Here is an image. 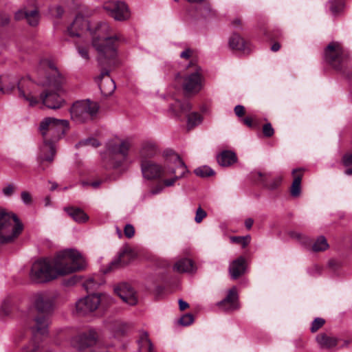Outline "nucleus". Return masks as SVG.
<instances>
[{"mask_svg": "<svg viewBox=\"0 0 352 352\" xmlns=\"http://www.w3.org/2000/svg\"><path fill=\"white\" fill-rule=\"evenodd\" d=\"M86 261L82 255L73 249L65 250L57 254L51 262L47 258L36 261L32 265L30 278L37 283H43L83 270Z\"/></svg>", "mask_w": 352, "mask_h": 352, "instance_id": "f257e3e1", "label": "nucleus"}, {"mask_svg": "<svg viewBox=\"0 0 352 352\" xmlns=\"http://www.w3.org/2000/svg\"><path fill=\"white\" fill-rule=\"evenodd\" d=\"M92 46L98 54V61L100 65L114 66L116 64L117 43L124 40L120 34L110 36L111 28L105 21L90 23L89 31Z\"/></svg>", "mask_w": 352, "mask_h": 352, "instance_id": "f03ea898", "label": "nucleus"}, {"mask_svg": "<svg viewBox=\"0 0 352 352\" xmlns=\"http://www.w3.org/2000/svg\"><path fill=\"white\" fill-rule=\"evenodd\" d=\"M164 156V167L151 160H143L141 162V171L144 178L148 180L170 177L164 179L163 183L165 186L170 187L174 186L178 179L184 177L188 170L184 161L177 153L172 151H166Z\"/></svg>", "mask_w": 352, "mask_h": 352, "instance_id": "7ed1b4c3", "label": "nucleus"}, {"mask_svg": "<svg viewBox=\"0 0 352 352\" xmlns=\"http://www.w3.org/2000/svg\"><path fill=\"white\" fill-rule=\"evenodd\" d=\"M38 69V83L50 89H45L40 94V99L43 104L50 109L60 108L65 101L57 91L66 82L65 76L59 72L54 63L47 59L41 60Z\"/></svg>", "mask_w": 352, "mask_h": 352, "instance_id": "20e7f679", "label": "nucleus"}, {"mask_svg": "<svg viewBox=\"0 0 352 352\" xmlns=\"http://www.w3.org/2000/svg\"><path fill=\"white\" fill-rule=\"evenodd\" d=\"M69 127L67 120H59L54 118H45L40 124V131L43 138V143L39 148L38 161L43 169L45 163L53 162L56 148L54 142L61 138Z\"/></svg>", "mask_w": 352, "mask_h": 352, "instance_id": "39448f33", "label": "nucleus"}, {"mask_svg": "<svg viewBox=\"0 0 352 352\" xmlns=\"http://www.w3.org/2000/svg\"><path fill=\"white\" fill-rule=\"evenodd\" d=\"M30 301L36 311L43 314L35 317L34 324L32 327L34 338L36 339L40 336H45L48 333L49 316L54 311V300L49 292H39L31 296Z\"/></svg>", "mask_w": 352, "mask_h": 352, "instance_id": "423d86ee", "label": "nucleus"}, {"mask_svg": "<svg viewBox=\"0 0 352 352\" xmlns=\"http://www.w3.org/2000/svg\"><path fill=\"white\" fill-rule=\"evenodd\" d=\"M17 87L19 97L34 106L38 103L37 94L35 91V84L28 78L19 79L14 76H0V91L3 94H10Z\"/></svg>", "mask_w": 352, "mask_h": 352, "instance_id": "0eeeda50", "label": "nucleus"}, {"mask_svg": "<svg viewBox=\"0 0 352 352\" xmlns=\"http://www.w3.org/2000/svg\"><path fill=\"white\" fill-rule=\"evenodd\" d=\"M131 146L129 140L116 139L107 143L106 151L102 157L107 168H117L126 160Z\"/></svg>", "mask_w": 352, "mask_h": 352, "instance_id": "6e6552de", "label": "nucleus"}, {"mask_svg": "<svg viewBox=\"0 0 352 352\" xmlns=\"http://www.w3.org/2000/svg\"><path fill=\"white\" fill-rule=\"evenodd\" d=\"M23 230V225L16 214L0 209V245L14 242Z\"/></svg>", "mask_w": 352, "mask_h": 352, "instance_id": "1a4fd4ad", "label": "nucleus"}, {"mask_svg": "<svg viewBox=\"0 0 352 352\" xmlns=\"http://www.w3.org/2000/svg\"><path fill=\"white\" fill-rule=\"evenodd\" d=\"M98 104L89 99L75 102L70 109L71 118L76 123L92 120L96 116Z\"/></svg>", "mask_w": 352, "mask_h": 352, "instance_id": "9d476101", "label": "nucleus"}, {"mask_svg": "<svg viewBox=\"0 0 352 352\" xmlns=\"http://www.w3.org/2000/svg\"><path fill=\"white\" fill-rule=\"evenodd\" d=\"M110 300L105 294H91L80 298L76 302V310L79 315L85 316L96 311L104 301Z\"/></svg>", "mask_w": 352, "mask_h": 352, "instance_id": "9b49d317", "label": "nucleus"}, {"mask_svg": "<svg viewBox=\"0 0 352 352\" xmlns=\"http://www.w3.org/2000/svg\"><path fill=\"white\" fill-rule=\"evenodd\" d=\"M103 10L117 21H125L130 19L131 12L127 4L121 1H108L103 3Z\"/></svg>", "mask_w": 352, "mask_h": 352, "instance_id": "f8f14e48", "label": "nucleus"}, {"mask_svg": "<svg viewBox=\"0 0 352 352\" xmlns=\"http://www.w3.org/2000/svg\"><path fill=\"white\" fill-rule=\"evenodd\" d=\"M344 58L343 50L340 43L332 42L328 45L324 52V59L333 67L340 69Z\"/></svg>", "mask_w": 352, "mask_h": 352, "instance_id": "ddd939ff", "label": "nucleus"}, {"mask_svg": "<svg viewBox=\"0 0 352 352\" xmlns=\"http://www.w3.org/2000/svg\"><path fill=\"white\" fill-rule=\"evenodd\" d=\"M16 18H24L30 26H36L41 18L36 0H28L27 6L16 14Z\"/></svg>", "mask_w": 352, "mask_h": 352, "instance_id": "4468645a", "label": "nucleus"}, {"mask_svg": "<svg viewBox=\"0 0 352 352\" xmlns=\"http://www.w3.org/2000/svg\"><path fill=\"white\" fill-rule=\"evenodd\" d=\"M182 87L186 95H194L201 90L203 78L199 70L187 74L183 78Z\"/></svg>", "mask_w": 352, "mask_h": 352, "instance_id": "2eb2a0df", "label": "nucleus"}, {"mask_svg": "<svg viewBox=\"0 0 352 352\" xmlns=\"http://www.w3.org/2000/svg\"><path fill=\"white\" fill-rule=\"evenodd\" d=\"M98 339V335L97 331L94 329H89L87 332L74 338L72 343L74 347L82 350L95 345Z\"/></svg>", "mask_w": 352, "mask_h": 352, "instance_id": "dca6fc26", "label": "nucleus"}, {"mask_svg": "<svg viewBox=\"0 0 352 352\" xmlns=\"http://www.w3.org/2000/svg\"><path fill=\"white\" fill-rule=\"evenodd\" d=\"M114 292L126 304L133 306L138 303L136 292L129 284L121 283L114 287Z\"/></svg>", "mask_w": 352, "mask_h": 352, "instance_id": "f3484780", "label": "nucleus"}, {"mask_svg": "<svg viewBox=\"0 0 352 352\" xmlns=\"http://www.w3.org/2000/svg\"><path fill=\"white\" fill-rule=\"evenodd\" d=\"M90 23L81 14H78L73 23L67 28V33L72 37H81L85 32L89 31Z\"/></svg>", "mask_w": 352, "mask_h": 352, "instance_id": "a211bd4d", "label": "nucleus"}, {"mask_svg": "<svg viewBox=\"0 0 352 352\" xmlns=\"http://www.w3.org/2000/svg\"><path fill=\"white\" fill-rule=\"evenodd\" d=\"M109 71L107 69H104L101 71L99 76L96 78V82L98 83L100 91L104 96H108L112 94L116 89V84L114 81L107 78L104 81L102 78L104 76H109Z\"/></svg>", "mask_w": 352, "mask_h": 352, "instance_id": "6ab92c4d", "label": "nucleus"}, {"mask_svg": "<svg viewBox=\"0 0 352 352\" xmlns=\"http://www.w3.org/2000/svg\"><path fill=\"white\" fill-rule=\"evenodd\" d=\"M238 295L234 287L230 289L226 297L218 302V306L226 311H231L239 308Z\"/></svg>", "mask_w": 352, "mask_h": 352, "instance_id": "aec40b11", "label": "nucleus"}, {"mask_svg": "<svg viewBox=\"0 0 352 352\" xmlns=\"http://www.w3.org/2000/svg\"><path fill=\"white\" fill-rule=\"evenodd\" d=\"M246 261L244 257L239 256L234 260L229 266V273L234 280L239 278L245 274L246 270Z\"/></svg>", "mask_w": 352, "mask_h": 352, "instance_id": "412c9836", "label": "nucleus"}, {"mask_svg": "<svg viewBox=\"0 0 352 352\" xmlns=\"http://www.w3.org/2000/svg\"><path fill=\"white\" fill-rule=\"evenodd\" d=\"M229 46L234 50L249 53L251 50L249 43L237 34H232L229 39Z\"/></svg>", "mask_w": 352, "mask_h": 352, "instance_id": "4be33fe9", "label": "nucleus"}, {"mask_svg": "<svg viewBox=\"0 0 352 352\" xmlns=\"http://www.w3.org/2000/svg\"><path fill=\"white\" fill-rule=\"evenodd\" d=\"M158 153V148L156 144L152 140H146L142 142L140 151V156L141 161L143 160H147L154 157Z\"/></svg>", "mask_w": 352, "mask_h": 352, "instance_id": "5701e85b", "label": "nucleus"}, {"mask_svg": "<svg viewBox=\"0 0 352 352\" xmlns=\"http://www.w3.org/2000/svg\"><path fill=\"white\" fill-rule=\"evenodd\" d=\"M133 255L131 250L129 249L123 250L119 254L118 257L112 261L108 267V269L104 271V273L110 272L114 269H116L123 265H126L129 263L128 259Z\"/></svg>", "mask_w": 352, "mask_h": 352, "instance_id": "b1692460", "label": "nucleus"}, {"mask_svg": "<svg viewBox=\"0 0 352 352\" xmlns=\"http://www.w3.org/2000/svg\"><path fill=\"white\" fill-rule=\"evenodd\" d=\"M316 339L320 348L327 349L336 346L339 341L336 337L330 336L326 333L318 335Z\"/></svg>", "mask_w": 352, "mask_h": 352, "instance_id": "393cba45", "label": "nucleus"}, {"mask_svg": "<svg viewBox=\"0 0 352 352\" xmlns=\"http://www.w3.org/2000/svg\"><path fill=\"white\" fill-rule=\"evenodd\" d=\"M170 109L175 116L179 117L183 114L187 113L191 109V104L187 100L180 101L176 100L171 104Z\"/></svg>", "mask_w": 352, "mask_h": 352, "instance_id": "a878e982", "label": "nucleus"}, {"mask_svg": "<svg viewBox=\"0 0 352 352\" xmlns=\"http://www.w3.org/2000/svg\"><path fill=\"white\" fill-rule=\"evenodd\" d=\"M65 210L74 221L78 223H85L88 219V215L78 208H65Z\"/></svg>", "mask_w": 352, "mask_h": 352, "instance_id": "bb28decb", "label": "nucleus"}, {"mask_svg": "<svg viewBox=\"0 0 352 352\" xmlns=\"http://www.w3.org/2000/svg\"><path fill=\"white\" fill-rule=\"evenodd\" d=\"M217 162L221 166H228L236 162V154L231 151H224L218 155Z\"/></svg>", "mask_w": 352, "mask_h": 352, "instance_id": "cd10ccee", "label": "nucleus"}, {"mask_svg": "<svg viewBox=\"0 0 352 352\" xmlns=\"http://www.w3.org/2000/svg\"><path fill=\"white\" fill-rule=\"evenodd\" d=\"M76 50L78 54L85 62H88L91 58V48L89 43L82 41H78L75 43Z\"/></svg>", "mask_w": 352, "mask_h": 352, "instance_id": "c85d7f7f", "label": "nucleus"}, {"mask_svg": "<svg viewBox=\"0 0 352 352\" xmlns=\"http://www.w3.org/2000/svg\"><path fill=\"white\" fill-rule=\"evenodd\" d=\"M292 175L294 179L291 186L290 192L293 197H296L300 195L301 190V169L293 170Z\"/></svg>", "mask_w": 352, "mask_h": 352, "instance_id": "c756f323", "label": "nucleus"}, {"mask_svg": "<svg viewBox=\"0 0 352 352\" xmlns=\"http://www.w3.org/2000/svg\"><path fill=\"white\" fill-rule=\"evenodd\" d=\"M138 345L140 352H154L153 344L148 338V335L145 331L140 333Z\"/></svg>", "mask_w": 352, "mask_h": 352, "instance_id": "7c9ffc66", "label": "nucleus"}, {"mask_svg": "<svg viewBox=\"0 0 352 352\" xmlns=\"http://www.w3.org/2000/svg\"><path fill=\"white\" fill-rule=\"evenodd\" d=\"M174 270L178 272H193V262L190 259L184 258L178 261L174 265Z\"/></svg>", "mask_w": 352, "mask_h": 352, "instance_id": "2f4dec72", "label": "nucleus"}, {"mask_svg": "<svg viewBox=\"0 0 352 352\" xmlns=\"http://www.w3.org/2000/svg\"><path fill=\"white\" fill-rule=\"evenodd\" d=\"M258 175L259 177V181L264 185V186L270 190H274L276 188L281 182V177H276L269 184L267 182L268 178V175L266 174H263L261 173H258Z\"/></svg>", "mask_w": 352, "mask_h": 352, "instance_id": "473e14b6", "label": "nucleus"}, {"mask_svg": "<svg viewBox=\"0 0 352 352\" xmlns=\"http://www.w3.org/2000/svg\"><path fill=\"white\" fill-rule=\"evenodd\" d=\"M101 284L98 276H94L87 278L83 283V287L87 292H89L97 289Z\"/></svg>", "mask_w": 352, "mask_h": 352, "instance_id": "72a5a7b5", "label": "nucleus"}, {"mask_svg": "<svg viewBox=\"0 0 352 352\" xmlns=\"http://www.w3.org/2000/svg\"><path fill=\"white\" fill-rule=\"evenodd\" d=\"M203 117L197 112H192L188 115V127L192 128L201 123Z\"/></svg>", "mask_w": 352, "mask_h": 352, "instance_id": "f704fd0d", "label": "nucleus"}, {"mask_svg": "<svg viewBox=\"0 0 352 352\" xmlns=\"http://www.w3.org/2000/svg\"><path fill=\"white\" fill-rule=\"evenodd\" d=\"M329 248V244L323 236H319L313 244L312 250L314 252L324 251Z\"/></svg>", "mask_w": 352, "mask_h": 352, "instance_id": "c9c22d12", "label": "nucleus"}, {"mask_svg": "<svg viewBox=\"0 0 352 352\" xmlns=\"http://www.w3.org/2000/svg\"><path fill=\"white\" fill-rule=\"evenodd\" d=\"M195 174L200 177H207L214 175V171L208 166H202L197 168Z\"/></svg>", "mask_w": 352, "mask_h": 352, "instance_id": "e433bc0d", "label": "nucleus"}, {"mask_svg": "<svg viewBox=\"0 0 352 352\" xmlns=\"http://www.w3.org/2000/svg\"><path fill=\"white\" fill-rule=\"evenodd\" d=\"M129 329V326L121 322H116L112 329L115 336H120L124 335Z\"/></svg>", "mask_w": 352, "mask_h": 352, "instance_id": "4c0bfd02", "label": "nucleus"}, {"mask_svg": "<svg viewBox=\"0 0 352 352\" xmlns=\"http://www.w3.org/2000/svg\"><path fill=\"white\" fill-rule=\"evenodd\" d=\"M11 311V301L9 298L3 300L0 306V317L4 318L8 316Z\"/></svg>", "mask_w": 352, "mask_h": 352, "instance_id": "58836bf2", "label": "nucleus"}, {"mask_svg": "<svg viewBox=\"0 0 352 352\" xmlns=\"http://www.w3.org/2000/svg\"><path fill=\"white\" fill-rule=\"evenodd\" d=\"M251 237L250 235L245 236H232L230 241L232 243H240L243 248L247 246L250 242Z\"/></svg>", "mask_w": 352, "mask_h": 352, "instance_id": "ea45409f", "label": "nucleus"}, {"mask_svg": "<svg viewBox=\"0 0 352 352\" xmlns=\"http://www.w3.org/2000/svg\"><path fill=\"white\" fill-rule=\"evenodd\" d=\"M329 8L333 14H337L342 9V4L338 1H331L329 2Z\"/></svg>", "mask_w": 352, "mask_h": 352, "instance_id": "a19ab883", "label": "nucleus"}, {"mask_svg": "<svg viewBox=\"0 0 352 352\" xmlns=\"http://www.w3.org/2000/svg\"><path fill=\"white\" fill-rule=\"evenodd\" d=\"M51 14L56 18L62 17L64 13V9L61 6L57 5L50 8Z\"/></svg>", "mask_w": 352, "mask_h": 352, "instance_id": "79ce46f5", "label": "nucleus"}, {"mask_svg": "<svg viewBox=\"0 0 352 352\" xmlns=\"http://www.w3.org/2000/svg\"><path fill=\"white\" fill-rule=\"evenodd\" d=\"M325 322V320L321 318H316L312 322L311 331L314 333L321 328Z\"/></svg>", "mask_w": 352, "mask_h": 352, "instance_id": "37998d69", "label": "nucleus"}, {"mask_svg": "<svg viewBox=\"0 0 352 352\" xmlns=\"http://www.w3.org/2000/svg\"><path fill=\"white\" fill-rule=\"evenodd\" d=\"M86 146V145H90L93 147H97L100 145L99 142L96 140V139H94V138H87V139H85L82 141H80L77 144H76V147H79L80 146Z\"/></svg>", "mask_w": 352, "mask_h": 352, "instance_id": "c03bdc74", "label": "nucleus"}, {"mask_svg": "<svg viewBox=\"0 0 352 352\" xmlns=\"http://www.w3.org/2000/svg\"><path fill=\"white\" fill-rule=\"evenodd\" d=\"M194 318L190 314H186L181 317L179 323L183 326H188L193 322Z\"/></svg>", "mask_w": 352, "mask_h": 352, "instance_id": "a18cd8bd", "label": "nucleus"}, {"mask_svg": "<svg viewBox=\"0 0 352 352\" xmlns=\"http://www.w3.org/2000/svg\"><path fill=\"white\" fill-rule=\"evenodd\" d=\"M206 217V212L201 207H199L196 211L195 217V222L198 223H201Z\"/></svg>", "mask_w": 352, "mask_h": 352, "instance_id": "49530a36", "label": "nucleus"}, {"mask_svg": "<svg viewBox=\"0 0 352 352\" xmlns=\"http://www.w3.org/2000/svg\"><path fill=\"white\" fill-rule=\"evenodd\" d=\"M263 133L266 137H272L274 135V131L270 123L265 124L263 126Z\"/></svg>", "mask_w": 352, "mask_h": 352, "instance_id": "de8ad7c7", "label": "nucleus"}, {"mask_svg": "<svg viewBox=\"0 0 352 352\" xmlns=\"http://www.w3.org/2000/svg\"><path fill=\"white\" fill-rule=\"evenodd\" d=\"M15 189L16 188L14 184H9L2 189V192L5 196L10 197L14 192Z\"/></svg>", "mask_w": 352, "mask_h": 352, "instance_id": "09e8293b", "label": "nucleus"}, {"mask_svg": "<svg viewBox=\"0 0 352 352\" xmlns=\"http://www.w3.org/2000/svg\"><path fill=\"white\" fill-rule=\"evenodd\" d=\"M164 187H166L164 184V183L162 182V183H158L155 186H154L150 191H149V195H157V194H160V192H162L164 188Z\"/></svg>", "mask_w": 352, "mask_h": 352, "instance_id": "8fccbe9b", "label": "nucleus"}, {"mask_svg": "<svg viewBox=\"0 0 352 352\" xmlns=\"http://www.w3.org/2000/svg\"><path fill=\"white\" fill-rule=\"evenodd\" d=\"M124 232L127 238H131L134 236L135 229L131 224H126L124 229Z\"/></svg>", "mask_w": 352, "mask_h": 352, "instance_id": "3c124183", "label": "nucleus"}, {"mask_svg": "<svg viewBox=\"0 0 352 352\" xmlns=\"http://www.w3.org/2000/svg\"><path fill=\"white\" fill-rule=\"evenodd\" d=\"M342 163L345 166H352V152L344 155L342 157Z\"/></svg>", "mask_w": 352, "mask_h": 352, "instance_id": "603ef678", "label": "nucleus"}, {"mask_svg": "<svg viewBox=\"0 0 352 352\" xmlns=\"http://www.w3.org/2000/svg\"><path fill=\"white\" fill-rule=\"evenodd\" d=\"M21 200L25 204H30L32 202V196L27 191H23L21 194Z\"/></svg>", "mask_w": 352, "mask_h": 352, "instance_id": "864d4df0", "label": "nucleus"}, {"mask_svg": "<svg viewBox=\"0 0 352 352\" xmlns=\"http://www.w3.org/2000/svg\"><path fill=\"white\" fill-rule=\"evenodd\" d=\"M234 113L238 117H241L245 114V108L242 105H236L234 107Z\"/></svg>", "mask_w": 352, "mask_h": 352, "instance_id": "5fc2aeb1", "label": "nucleus"}, {"mask_svg": "<svg viewBox=\"0 0 352 352\" xmlns=\"http://www.w3.org/2000/svg\"><path fill=\"white\" fill-rule=\"evenodd\" d=\"M192 53V52L191 50L186 49L180 54V57L182 58L188 59L190 57Z\"/></svg>", "mask_w": 352, "mask_h": 352, "instance_id": "6e6d98bb", "label": "nucleus"}, {"mask_svg": "<svg viewBox=\"0 0 352 352\" xmlns=\"http://www.w3.org/2000/svg\"><path fill=\"white\" fill-rule=\"evenodd\" d=\"M329 265L330 267L333 268V269H337L340 267V263L338 261H337L336 260H330L329 262Z\"/></svg>", "mask_w": 352, "mask_h": 352, "instance_id": "4d7b16f0", "label": "nucleus"}, {"mask_svg": "<svg viewBox=\"0 0 352 352\" xmlns=\"http://www.w3.org/2000/svg\"><path fill=\"white\" fill-rule=\"evenodd\" d=\"M179 307L180 310L184 311L186 309H187L189 307V305L186 302L184 301L182 299H179Z\"/></svg>", "mask_w": 352, "mask_h": 352, "instance_id": "13d9d810", "label": "nucleus"}, {"mask_svg": "<svg viewBox=\"0 0 352 352\" xmlns=\"http://www.w3.org/2000/svg\"><path fill=\"white\" fill-rule=\"evenodd\" d=\"M243 122L249 127H252L253 126V120L250 117H246L243 118Z\"/></svg>", "mask_w": 352, "mask_h": 352, "instance_id": "bf43d9fd", "label": "nucleus"}, {"mask_svg": "<svg viewBox=\"0 0 352 352\" xmlns=\"http://www.w3.org/2000/svg\"><path fill=\"white\" fill-rule=\"evenodd\" d=\"M254 223V220L252 218H248L245 219V226L247 229L250 230L252 227V225Z\"/></svg>", "mask_w": 352, "mask_h": 352, "instance_id": "052dcab7", "label": "nucleus"}, {"mask_svg": "<svg viewBox=\"0 0 352 352\" xmlns=\"http://www.w3.org/2000/svg\"><path fill=\"white\" fill-rule=\"evenodd\" d=\"M280 47V44L278 43H275L272 45L271 50L273 52H277L278 50H279Z\"/></svg>", "mask_w": 352, "mask_h": 352, "instance_id": "680f3d73", "label": "nucleus"}, {"mask_svg": "<svg viewBox=\"0 0 352 352\" xmlns=\"http://www.w3.org/2000/svg\"><path fill=\"white\" fill-rule=\"evenodd\" d=\"M241 21L240 19H234L233 21H232V25H234V27L235 28H238L241 25Z\"/></svg>", "mask_w": 352, "mask_h": 352, "instance_id": "e2e57ef3", "label": "nucleus"}, {"mask_svg": "<svg viewBox=\"0 0 352 352\" xmlns=\"http://www.w3.org/2000/svg\"><path fill=\"white\" fill-rule=\"evenodd\" d=\"M99 185H100L99 182H92L91 184V186H93L94 188H97L98 186H99Z\"/></svg>", "mask_w": 352, "mask_h": 352, "instance_id": "0e129e2a", "label": "nucleus"}, {"mask_svg": "<svg viewBox=\"0 0 352 352\" xmlns=\"http://www.w3.org/2000/svg\"><path fill=\"white\" fill-rule=\"evenodd\" d=\"M345 174L347 175H352V168H349L345 170Z\"/></svg>", "mask_w": 352, "mask_h": 352, "instance_id": "69168bd1", "label": "nucleus"}, {"mask_svg": "<svg viewBox=\"0 0 352 352\" xmlns=\"http://www.w3.org/2000/svg\"><path fill=\"white\" fill-rule=\"evenodd\" d=\"M187 1L190 2V3H198V2H201L204 0H187Z\"/></svg>", "mask_w": 352, "mask_h": 352, "instance_id": "338daca9", "label": "nucleus"}, {"mask_svg": "<svg viewBox=\"0 0 352 352\" xmlns=\"http://www.w3.org/2000/svg\"><path fill=\"white\" fill-rule=\"evenodd\" d=\"M294 237H296L297 239H300V236H301V235H300V234H297V233H296V234H294Z\"/></svg>", "mask_w": 352, "mask_h": 352, "instance_id": "774afa93", "label": "nucleus"}]
</instances>
